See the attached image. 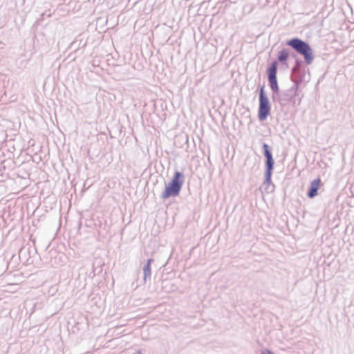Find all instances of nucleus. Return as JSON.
Here are the masks:
<instances>
[{
    "instance_id": "1",
    "label": "nucleus",
    "mask_w": 354,
    "mask_h": 354,
    "mask_svg": "<svg viewBox=\"0 0 354 354\" xmlns=\"http://www.w3.org/2000/svg\"><path fill=\"white\" fill-rule=\"evenodd\" d=\"M287 45L291 46L299 54L303 55L306 64H312L314 59L313 50L308 44L298 38H294L288 41Z\"/></svg>"
},
{
    "instance_id": "2",
    "label": "nucleus",
    "mask_w": 354,
    "mask_h": 354,
    "mask_svg": "<svg viewBox=\"0 0 354 354\" xmlns=\"http://www.w3.org/2000/svg\"><path fill=\"white\" fill-rule=\"evenodd\" d=\"M182 177V174L180 172H175L171 182L165 186L161 194L162 198L166 199L171 196H176L179 194L183 184V180L181 179Z\"/></svg>"
},
{
    "instance_id": "3",
    "label": "nucleus",
    "mask_w": 354,
    "mask_h": 354,
    "mask_svg": "<svg viewBox=\"0 0 354 354\" xmlns=\"http://www.w3.org/2000/svg\"><path fill=\"white\" fill-rule=\"evenodd\" d=\"M270 112V106L268 99L263 95V88H261L259 95V108L258 111L259 119L261 121L266 119Z\"/></svg>"
},
{
    "instance_id": "4",
    "label": "nucleus",
    "mask_w": 354,
    "mask_h": 354,
    "mask_svg": "<svg viewBox=\"0 0 354 354\" xmlns=\"http://www.w3.org/2000/svg\"><path fill=\"white\" fill-rule=\"evenodd\" d=\"M268 74L270 87L273 91L277 92L278 91V84L276 77V68H270L268 71Z\"/></svg>"
},
{
    "instance_id": "5",
    "label": "nucleus",
    "mask_w": 354,
    "mask_h": 354,
    "mask_svg": "<svg viewBox=\"0 0 354 354\" xmlns=\"http://www.w3.org/2000/svg\"><path fill=\"white\" fill-rule=\"evenodd\" d=\"M321 186V180L320 178H317L313 180L310 183V190L308 192V196L309 198H313L318 194L317 191Z\"/></svg>"
},
{
    "instance_id": "6",
    "label": "nucleus",
    "mask_w": 354,
    "mask_h": 354,
    "mask_svg": "<svg viewBox=\"0 0 354 354\" xmlns=\"http://www.w3.org/2000/svg\"><path fill=\"white\" fill-rule=\"evenodd\" d=\"M263 149H264V151H265V156L267 159L266 163H267V167H268V172L270 174L273 168L274 161L272 159V154L269 150V147L267 144L263 145Z\"/></svg>"
},
{
    "instance_id": "7",
    "label": "nucleus",
    "mask_w": 354,
    "mask_h": 354,
    "mask_svg": "<svg viewBox=\"0 0 354 354\" xmlns=\"http://www.w3.org/2000/svg\"><path fill=\"white\" fill-rule=\"evenodd\" d=\"M288 57V53L286 50H281L279 53L278 59L279 61H285Z\"/></svg>"
},
{
    "instance_id": "8",
    "label": "nucleus",
    "mask_w": 354,
    "mask_h": 354,
    "mask_svg": "<svg viewBox=\"0 0 354 354\" xmlns=\"http://www.w3.org/2000/svg\"><path fill=\"white\" fill-rule=\"evenodd\" d=\"M151 261V260L149 259L148 261V263H147V266H145V268H144V273H145V276L149 275L150 273H151V267H150Z\"/></svg>"
},
{
    "instance_id": "9",
    "label": "nucleus",
    "mask_w": 354,
    "mask_h": 354,
    "mask_svg": "<svg viewBox=\"0 0 354 354\" xmlns=\"http://www.w3.org/2000/svg\"><path fill=\"white\" fill-rule=\"evenodd\" d=\"M261 354H273V353L268 350H266V351H263Z\"/></svg>"
},
{
    "instance_id": "10",
    "label": "nucleus",
    "mask_w": 354,
    "mask_h": 354,
    "mask_svg": "<svg viewBox=\"0 0 354 354\" xmlns=\"http://www.w3.org/2000/svg\"><path fill=\"white\" fill-rule=\"evenodd\" d=\"M136 354H142L141 351H138Z\"/></svg>"
},
{
    "instance_id": "11",
    "label": "nucleus",
    "mask_w": 354,
    "mask_h": 354,
    "mask_svg": "<svg viewBox=\"0 0 354 354\" xmlns=\"http://www.w3.org/2000/svg\"><path fill=\"white\" fill-rule=\"evenodd\" d=\"M272 67L276 66V64H275V63H274V64H272Z\"/></svg>"
}]
</instances>
